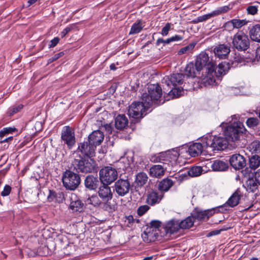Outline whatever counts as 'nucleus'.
Returning <instances> with one entry per match:
<instances>
[{
	"mask_svg": "<svg viewBox=\"0 0 260 260\" xmlns=\"http://www.w3.org/2000/svg\"><path fill=\"white\" fill-rule=\"evenodd\" d=\"M231 23L235 28H239L247 23V21L245 20H240L234 19L231 21Z\"/></svg>",
	"mask_w": 260,
	"mask_h": 260,
	"instance_id": "nucleus-42",
	"label": "nucleus"
},
{
	"mask_svg": "<svg viewBox=\"0 0 260 260\" xmlns=\"http://www.w3.org/2000/svg\"><path fill=\"white\" fill-rule=\"evenodd\" d=\"M59 38L58 37H55L53 39L51 40L50 43L49 45V48H53L57 45L59 42Z\"/></svg>",
	"mask_w": 260,
	"mask_h": 260,
	"instance_id": "nucleus-55",
	"label": "nucleus"
},
{
	"mask_svg": "<svg viewBox=\"0 0 260 260\" xmlns=\"http://www.w3.org/2000/svg\"><path fill=\"white\" fill-rule=\"evenodd\" d=\"M180 229L179 220L172 219L167 222L165 225V230L167 233L174 234L179 231Z\"/></svg>",
	"mask_w": 260,
	"mask_h": 260,
	"instance_id": "nucleus-23",
	"label": "nucleus"
},
{
	"mask_svg": "<svg viewBox=\"0 0 260 260\" xmlns=\"http://www.w3.org/2000/svg\"><path fill=\"white\" fill-rule=\"evenodd\" d=\"M128 124V119L124 115H118L115 119V127L119 130L123 129Z\"/></svg>",
	"mask_w": 260,
	"mask_h": 260,
	"instance_id": "nucleus-29",
	"label": "nucleus"
},
{
	"mask_svg": "<svg viewBox=\"0 0 260 260\" xmlns=\"http://www.w3.org/2000/svg\"><path fill=\"white\" fill-rule=\"evenodd\" d=\"M242 197L241 191L237 189L229 199L226 204L231 207H235L239 203V201Z\"/></svg>",
	"mask_w": 260,
	"mask_h": 260,
	"instance_id": "nucleus-27",
	"label": "nucleus"
},
{
	"mask_svg": "<svg viewBox=\"0 0 260 260\" xmlns=\"http://www.w3.org/2000/svg\"><path fill=\"white\" fill-rule=\"evenodd\" d=\"M57 196L56 193L53 190H49V194L47 197L48 200L49 202H52L53 201L54 199Z\"/></svg>",
	"mask_w": 260,
	"mask_h": 260,
	"instance_id": "nucleus-56",
	"label": "nucleus"
},
{
	"mask_svg": "<svg viewBox=\"0 0 260 260\" xmlns=\"http://www.w3.org/2000/svg\"><path fill=\"white\" fill-rule=\"evenodd\" d=\"M202 171V168L201 167L195 166L188 171V174L191 177H197L201 174Z\"/></svg>",
	"mask_w": 260,
	"mask_h": 260,
	"instance_id": "nucleus-40",
	"label": "nucleus"
},
{
	"mask_svg": "<svg viewBox=\"0 0 260 260\" xmlns=\"http://www.w3.org/2000/svg\"><path fill=\"white\" fill-rule=\"evenodd\" d=\"M246 123L249 127H254L258 125L259 120L256 117H250L247 119Z\"/></svg>",
	"mask_w": 260,
	"mask_h": 260,
	"instance_id": "nucleus-43",
	"label": "nucleus"
},
{
	"mask_svg": "<svg viewBox=\"0 0 260 260\" xmlns=\"http://www.w3.org/2000/svg\"><path fill=\"white\" fill-rule=\"evenodd\" d=\"M95 147L88 141L80 143L78 145V150L76 151L80 152L84 156L91 158L95 155Z\"/></svg>",
	"mask_w": 260,
	"mask_h": 260,
	"instance_id": "nucleus-13",
	"label": "nucleus"
},
{
	"mask_svg": "<svg viewBox=\"0 0 260 260\" xmlns=\"http://www.w3.org/2000/svg\"><path fill=\"white\" fill-rule=\"evenodd\" d=\"M260 144L257 141L252 142L249 145L250 151L257 152L259 150Z\"/></svg>",
	"mask_w": 260,
	"mask_h": 260,
	"instance_id": "nucleus-49",
	"label": "nucleus"
},
{
	"mask_svg": "<svg viewBox=\"0 0 260 260\" xmlns=\"http://www.w3.org/2000/svg\"><path fill=\"white\" fill-rule=\"evenodd\" d=\"M231 165L236 170H240L246 166L245 158L239 154H233L230 159Z\"/></svg>",
	"mask_w": 260,
	"mask_h": 260,
	"instance_id": "nucleus-16",
	"label": "nucleus"
},
{
	"mask_svg": "<svg viewBox=\"0 0 260 260\" xmlns=\"http://www.w3.org/2000/svg\"><path fill=\"white\" fill-rule=\"evenodd\" d=\"M11 191V187L8 185L5 186L3 190L1 192V195L3 197L8 196Z\"/></svg>",
	"mask_w": 260,
	"mask_h": 260,
	"instance_id": "nucleus-54",
	"label": "nucleus"
},
{
	"mask_svg": "<svg viewBox=\"0 0 260 260\" xmlns=\"http://www.w3.org/2000/svg\"><path fill=\"white\" fill-rule=\"evenodd\" d=\"M184 77V75L181 73L173 74L164 77L162 83L170 88H171V86L176 87L183 83Z\"/></svg>",
	"mask_w": 260,
	"mask_h": 260,
	"instance_id": "nucleus-11",
	"label": "nucleus"
},
{
	"mask_svg": "<svg viewBox=\"0 0 260 260\" xmlns=\"http://www.w3.org/2000/svg\"><path fill=\"white\" fill-rule=\"evenodd\" d=\"M246 132L247 130L243 123L238 121L226 127L224 135L227 140L234 143V148H242L246 144V141L245 139Z\"/></svg>",
	"mask_w": 260,
	"mask_h": 260,
	"instance_id": "nucleus-2",
	"label": "nucleus"
},
{
	"mask_svg": "<svg viewBox=\"0 0 260 260\" xmlns=\"http://www.w3.org/2000/svg\"><path fill=\"white\" fill-rule=\"evenodd\" d=\"M166 41H167V40H165L162 38H158L157 39V40L156 41V45L158 46L161 43H164L165 44H168L170 43H167Z\"/></svg>",
	"mask_w": 260,
	"mask_h": 260,
	"instance_id": "nucleus-60",
	"label": "nucleus"
},
{
	"mask_svg": "<svg viewBox=\"0 0 260 260\" xmlns=\"http://www.w3.org/2000/svg\"><path fill=\"white\" fill-rule=\"evenodd\" d=\"M232 43L234 47L239 51H245L250 46L248 36L242 31H239L234 36Z\"/></svg>",
	"mask_w": 260,
	"mask_h": 260,
	"instance_id": "nucleus-8",
	"label": "nucleus"
},
{
	"mask_svg": "<svg viewBox=\"0 0 260 260\" xmlns=\"http://www.w3.org/2000/svg\"><path fill=\"white\" fill-rule=\"evenodd\" d=\"M164 197V193L152 190L147 194L146 203L150 206L159 204Z\"/></svg>",
	"mask_w": 260,
	"mask_h": 260,
	"instance_id": "nucleus-17",
	"label": "nucleus"
},
{
	"mask_svg": "<svg viewBox=\"0 0 260 260\" xmlns=\"http://www.w3.org/2000/svg\"><path fill=\"white\" fill-rule=\"evenodd\" d=\"M158 237V231L153 230L151 228H146L145 231L142 234L143 241L146 243H150L155 241Z\"/></svg>",
	"mask_w": 260,
	"mask_h": 260,
	"instance_id": "nucleus-21",
	"label": "nucleus"
},
{
	"mask_svg": "<svg viewBox=\"0 0 260 260\" xmlns=\"http://www.w3.org/2000/svg\"><path fill=\"white\" fill-rule=\"evenodd\" d=\"M74 197L75 200L73 199V197L71 198V202L70 204L69 208L72 210L73 212H82L84 207V203L80 200L76 199L75 196H74Z\"/></svg>",
	"mask_w": 260,
	"mask_h": 260,
	"instance_id": "nucleus-26",
	"label": "nucleus"
},
{
	"mask_svg": "<svg viewBox=\"0 0 260 260\" xmlns=\"http://www.w3.org/2000/svg\"><path fill=\"white\" fill-rule=\"evenodd\" d=\"M201 70L197 68L196 63L193 64L192 62L188 63L185 68V75L187 77L194 78L197 76L198 73L199 74Z\"/></svg>",
	"mask_w": 260,
	"mask_h": 260,
	"instance_id": "nucleus-28",
	"label": "nucleus"
},
{
	"mask_svg": "<svg viewBox=\"0 0 260 260\" xmlns=\"http://www.w3.org/2000/svg\"><path fill=\"white\" fill-rule=\"evenodd\" d=\"M196 66L199 70L204 69L201 79L203 83L211 84L215 82L214 77L216 75V64L212 56H209L206 52H202L197 57Z\"/></svg>",
	"mask_w": 260,
	"mask_h": 260,
	"instance_id": "nucleus-1",
	"label": "nucleus"
},
{
	"mask_svg": "<svg viewBox=\"0 0 260 260\" xmlns=\"http://www.w3.org/2000/svg\"><path fill=\"white\" fill-rule=\"evenodd\" d=\"M166 169L159 165H153L149 169V175L151 177L160 178L165 173Z\"/></svg>",
	"mask_w": 260,
	"mask_h": 260,
	"instance_id": "nucleus-25",
	"label": "nucleus"
},
{
	"mask_svg": "<svg viewBox=\"0 0 260 260\" xmlns=\"http://www.w3.org/2000/svg\"><path fill=\"white\" fill-rule=\"evenodd\" d=\"M148 179V176L145 173L140 172L136 175L135 182L137 186L141 187L147 183Z\"/></svg>",
	"mask_w": 260,
	"mask_h": 260,
	"instance_id": "nucleus-32",
	"label": "nucleus"
},
{
	"mask_svg": "<svg viewBox=\"0 0 260 260\" xmlns=\"http://www.w3.org/2000/svg\"><path fill=\"white\" fill-rule=\"evenodd\" d=\"M99 182L97 177L88 175L84 180V185L85 187L90 190H95L99 185Z\"/></svg>",
	"mask_w": 260,
	"mask_h": 260,
	"instance_id": "nucleus-24",
	"label": "nucleus"
},
{
	"mask_svg": "<svg viewBox=\"0 0 260 260\" xmlns=\"http://www.w3.org/2000/svg\"><path fill=\"white\" fill-rule=\"evenodd\" d=\"M183 37L178 35H176L174 36H173L171 38H169L167 39V43H171L172 42H175V41H179L182 40H183Z\"/></svg>",
	"mask_w": 260,
	"mask_h": 260,
	"instance_id": "nucleus-52",
	"label": "nucleus"
},
{
	"mask_svg": "<svg viewBox=\"0 0 260 260\" xmlns=\"http://www.w3.org/2000/svg\"><path fill=\"white\" fill-rule=\"evenodd\" d=\"M72 157L71 168L74 170L85 174L96 172L97 164L93 159L82 156L78 151H74Z\"/></svg>",
	"mask_w": 260,
	"mask_h": 260,
	"instance_id": "nucleus-3",
	"label": "nucleus"
},
{
	"mask_svg": "<svg viewBox=\"0 0 260 260\" xmlns=\"http://www.w3.org/2000/svg\"><path fill=\"white\" fill-rule=\"evenodd\" d=\"M64 55V53L63 52H60L58 53L54 54L52 57L50 58L48 60V63H51L52 62L56 60L60 57H62Z\"/></svg>",
	"mask_w": 260,
	"mask_h": 260,
	"instance_id": "nucleus-51",
	"label": "nucleus"
},
{
	"mask_svg": "<svg viewBox=\"0 0 260 260\" xmlns=\"http://www.w3.org/2000/svg\"><path fill=\"white\" fill-rule=\"evenodd\" d=\"M99 176L103 184L110 185L117 179L118 173L115 169L107 166L100 170Z\"/></svg>",
	"mask_w": 260,
	"mask_h": 260,
	"instance_id": "nucleus-7",
	"label": "nucleus"
},
{
	"mask_svg": "<svg viewBox=\"0 0 260 260\" xmlns=\"http://www.w3.org/2000/svg\"><path fill=\"white\" fill-rule=\"evenodd\" d=\"M219 70L218 72L221 75L223 73L225 74V69H224V64L223 63H219L218 65Z\"/></svg>",
	"mask_w": 260,
	"mask_h": 260,
	"instance_id": "nucleus-58",
	"label": "nucleus"
},
{
	"mask_svg": "<svg viewBox=\"0 0 260 260\" xmlns=\"http://www.w3.org/2000/svg\"><path fill=\"white\" fill-rule=\"evenodd\" d=\"M214 214L213 210H207L204 211L195 210L191 214L194 221L195 220H208L209 218Z\"/></svg>",
	"mask_w": 260,
	"mask_h": 260,
	"instance_id": "nucleus-20",
	"label": "nucleus"
},
{
	"mask_svg": "<svg viewBox=\"0 0 260 260\" xmlns=\"http://www.w3.org/2000/svg\"><path fill=\"white\" fill-rule=\"evenodd\" d=\"M206 139H203V143H195L191 145L188 148V152L192 157H195L201 154L203 151L208 152V148L205 146Z\"/></svg>",
	"mask_w": 260,
	"mask_h": 260,
	"instance_id": "nucleus-15",
	"label": "nucleus"
},
{
	"mask_svg": "<svg viewBox=\"0 0 260 260\" xmlns=\"http://www.w3.org/2000/svg\"><path fill=\"white\" fill-rule=\"evenodd\" d=\"M205 139L206 148L212 151L221 150L226 148L228 140L226 137L209 136Z\"/></svg>",
	"mask_w": 260,
	"mask_h": 260,
	"instance_id": "nucleus-6",
	"label": "nucleus"
},
{
	"mask_svg": "<svg viewBox=\"0 0 260 260\" xmlns=\"http://www.w3.org/2000/svg\"><path fill=\"white\" fill-rule=\"evenodd\" d=\"M23 106L22 104H19L13 106L9 109V115L11 116L14 115V114L17 113L20 110H21L23 108Z\"/></svg>",
	"mask_w": 260,
	"mask_h": 260,
	"instance_id": "nucleus-46",
	"label": "nucleus"
},
{
	"mask_svg": "<svg viewBox=\"0 0 260 260\" xmlns=\"http://www.w3.org/2000/svg\"><path fill=\"white\" fill-rule=\"evenodd\" d=\"M87 204H91L94 206H96L101 204L98 197L96 196H92L87 200Z\"/></svg>",
	"mask_w": 260,
	"mask_h": 260,
	"instance_id": "nucleus-44",
	"label": "nucleus"
},
{
	"mask_svg": "<svg viewBox=\"0 0 260 260\" xmlns=\"http://www.w3.org/2000/svg\"><path fill=\"white\" fill-rule=\"evenodd\" d=\"M246 10L248 14L254 15L257 13L258 7L257 6H249L247 7Z\"/></svg>",
	"mask_w": 260,
	"mask_h": 260,
	"instance_id": "nucleus-50",
	"label": "nucleus"
},
{
	"mask_svg": "<svg viewBox=\"0 0 260 260\" xmlns=\"http://www.w3.org/2000/svg\"><path fill=\"white\" fill-rule=\"evenodd\" d=\"M171 28V24L167 23L166 25L162 28L161 34L163 36H166L168 35L169 31Z\"/></svg>",
	"mask_w": 260,
	"mask_h": 260,
	"instance_id": "nucleus-53",
	"label": "nucleus"
},
{
	"mask_svg": "<svg viewBox=\"0 0 260 260\" xmlns=\"http://www.w3.org/2000/svg\"><path fill=\"white\" fill-rule=\"evenodd\" d=\"M260 166V156L254 155L249 158V166L252 169H256Z\"/></svg>",
	"mask_w": 260,
	"mask_h": 260,
	"instance_id": "nucleus-37",
	"label": "nucleus"
},
{
	"mask_svg": "<svg viewBox=\"0 0 260 260\" xmlns=\"http://www.w3.org/2000/svg\"><path fill=\"white\" fill-rule=\"evenodd\" d=\"M144 26V23L142 20L137 21L132 25L129 35H135L140 32Z\"/></svg>",
	"mask_w": 260,
	"mask_h": 260,
	"instance_id": "nucleus-34",
	"label": "nucleus"
},
{
	"mask_svg": "<svg viewBox=\"0 0 260 260\" xmlns=\"http://www.w3.org/2000/svg\"><path fill=\"white\" fill-rule=\"evenodd\" d=\"M174 185L173 181L168 178L162 179L158 184V189L160 192L167 191Z\"/></svg>",
	"mask_w": 260,
	"mask_h": 260,
	"instance_id": "nucleus-30",
	"label": "nucleus"
},
{
	"mask_svg": "<svg viewBox=\"0 0 260 260\" xmlns=\"http://www.w3.org/2000/svg\"><path fill=\"white\" fill-rule=\"evenodd\" d=\"M161 222L158 220H152L150 222V225L147 228H151L153 230L159 232V228L161 226Z\"/></svg>",
	"mask_w": 260,
	"mask_h": 260,
	"instance_id": "nucleus-47",
	"label": "nucleus"
},
{
	"mask_svg": "<svg viewBox=\"0 0 260 260\" xmlns=\"http://www.w3.org/2000/svg\"><path fill=\"white\" fill-rule=\"evenodd\" d=\"M98 196L104 203H107L113 198V193L108 184H103L98 192Z\"/></svg>",
	"mask_w": 260,
	"mask_h": 260,
	"instance_id": "nucleus-14",
	"label": "nucleus"
},
{
	"mask_svg": "<svg viewBox=\"0 0 260 260\" xmlns=\"http://www.w3.org/2000/svg\"><path fill=\"white\" fill-rule=\"evenodd\" d=\"M104 139V133L99 130L92 132L88 137L89 142L92 144L95 147L100 145Z\"/></svg>",
	"mask_w": 260,
	"mask_h": 260,
	"instance_id": "nucleus-19",
	"label": "nucleus"
},
{
	"mask_svg": "<svg viewBox=\"0 0 260 260\" xmlns=\"http://www.w3.org/2000/svg\"><path fill=\"white\" fill-rule=\"evenodd\" d=\"M16 131L15 127H5L0 131V137L3 138L9 134H11Z\"/></svg>",
	"mask_w": 260,
	"mask_h": 260,
	"instance_id": "nucleus-45",
	"label": "nucleus"
},
{
	"mask_svg": "<svg viewBox=\"0 0 260 260\" xmlns=\"http://www.w3.org/2000/svg\"><path fill=\"white\" fill-rule=\"evenodd\" d=\"M39 0H29L27 2L28 4V7L32 5V4L36 3L37 2L39 1Z\"/></svg>",
	"mask_w": 260,
	"mask_h": 260,
	"instance_id": "nucleus-63",
	"label": "nucleus"
},
{
	"mask_svg": "<svg viewBox=\"0 0 260 260\" xmlns=\"http://www.w3.org/2000/svg\"><path fill=\"white\" fill-rule=\"evenodd\" d=\"M256 55L257 57H258L260 58V47L257 48L256 51Z\"/></svg>",
	"mask_w": 260,
	"mask_h": 260,
	"instance_id": "nucleus-64",
	"label": "nucleus"
},
{
	"mask_svg": "<svg viewBox=\"0 0 260 260\" xmlns=\"http://www.w3.org/2000/svg\"><path fill=\"white\" fill-rule=\"evenodd\" d=\"M72 29V27L69 26L65 28L60 33L61 38H63L68 34Z\"/></svg>",
	"mask_w": 260,
	"mask_h": 260,
	"instance_id": "nucleus-57",
	"label": "nucleus"
},
{
	"mask_svg": "<svg viewBox=\"0 0 260 260\" xmlns=\"http://www.w3.org/2000/svg\"><path fill=\"white\" fill-rule=\"evenodd\" d=\"M131 184L128 179H118L114 184V190L121 197L127 194L130 190Z\"/></svg>",
	"mask_w": 260,
	"mask_h": 260,
	"instance_id": "nucleus-12",
	"label": "nucleus"
},
{
	"mask_svg": "<svg viewBox=\"0 0 260 260\" xmlns=\"http://www.w3.org/2000/svg\"><path fill=\"white\" fill-rule=\"evenodd\" d=\"M230 51V46L224 44H220L216 46L214 49V53L215 56L219 59L226 58Z\"/></svg>",
	"mask_w": 260,
	"mask_h": 260,
	"instance_id": "nucleus-18",
	"label": "nucleus"
},
{
	"mask_svg": "<svg viewBox=\"0 0 260 260\" xmlns=\"http://www.w3.org/2000/svg\"><path fill=\"white\" fill-rule=\"evenodd\" d=\"M194 222L191 215L188 216L185 219L179 221L180 229H188L193 226Z\"/></svg>",
	"mask_w": 260,
	"mask_h": 260,
	"instance_id": "nucleus-36",
	"label": "nucleus"
},
{
	"mask_svg": "<svg viewBox=\"0 0 260 260\" xmlns=\"http://www.w3.org/2000/svg\"><path fill=\"white\" fill-rule=\"evenodd\" d=\"M228 167L226 163L219 160L214 161L213 163L211 165V168L214 171H224Z\"/></svg>",
	"mask_w": 260,
	"mask_h": 260,
	"instance_id": "nucleus-35",
	"label": "nucleus"
},
{
	"mask_svg": "<svg viewBox=\"0 0 260 260\" xmlns=\"http://www.w3.org/2000/svg\"><path fill=\"white\" fill-rule=\"evenodd\" d=\"M162 92L158 84H151L148 86V92L144 93L142 95V100L147 106L150 107L153 104L159 105L165 102L162 98Z\"/></svg>",
	"mask_w": 260,
	"mask_h": 260,
	"instance_id": "nucleus-4",
	"label": "nucleus"
},
{
	"mask_svg": "<svg viewBox=\"0 0 260 260\" xmlns=\"http://www.w3.org/2000/svg\"><path fill=\"white\" fill-rule=\"evenodd\" d=\"M142 102L133 103L129 106L128 110V114L130 117L138 119L143 117V113L146 110L148 109L150 107Z\"/></svg>",
	"mask_w": 260,
	"mask_h": 260,
	"instance_id": "nucleus-9",
	"label": "nucleus"
},
{
	"mask_svg": "<svg viewBox=\"0 0 260 260\" xmlns=\"http://www.w3.org/2000/svg\"><path fill=\"white\" fill-rule=\"evenodd\" d=\"M218 14V12L216 11H213L212 13L198 17L195 20H194V22L195 23H198L205 21L217 15Z\"/></svg>",
	"mask_w": 260,
	"mask_h": 260,
	"instance_id": "nucleus-39",
	"label": "nucleus"
},
{
	"mask_svg": "<svg viewBox=\"0 0 260 260\" xmlns=\"http://www.w3.org/2000/svg\"><path fill=\"white\" fill-rule=\"evenodd\" d=\"M12 139H13V137H9L7 138H6L4 140H2L1 141H0V143H2L8 142L9 141H11Z\"/></svg>",
	"mask_w": 260,
	"mask_h": 260,
	"instance_id": "nucleus-62",
	"label": "nucleus"
},
{
	"mask_svg": "<svg viewBox=\"0 0 260 260\" xmlns=\"http://www.w3.org/2000/svg\"><path fill=\"white\" fill-rule=\"evenodd\" d=\"M250 37L252 40L260 42V24L254 25L250 29Z\"/></svg>",
	"mask_w": 260,
	"mask_h": 260,
	"instance_id": "nucleus-33",
	"label": "nucleus"
},
{
	"mask_svg": "<svg viewBox=\"0 0 260 260\" xmlns=\"http://www.w3.org/2000/svg\"><path fill=\"white\" fill-rule=\"evenodd\" d=\"M61 138L70 149L72 148L75 144L74 131L69 126L63 127L61 132Z\"/></svg>",
	"mask_w": 260,
	"mask_h": 260,
	"instance_id": "nucleus-10",
	"label": "nucleus"
},
{
	"mask_svg": "<svg viewBox=\"0 0 260 260\" xmlns=\"http://www.w3.org/2000/svg\"><path fill=\"white\" fill-rule=\"evenodd\" d=\"M196 42H192L188 44L187 46L181 48L178 52L179 55H182L183 54H189L191 53L193 51V48L196 45Z\"/></svg>",
	"mask_w": 260,
	"mask_h": 260,
	"instance_id": "nucleus-38",
	"label": "nucleus"
},
{
	"mask_svg": "<svg viewBox=\"0 0 260 260\" xmlns=\"http://www.w3.org/2000/svg\"><path fill=\"white\" fill-rule=\"evenodd\" d=\"M171 155L168 152H161L155 154L151 157L150 160L154 163L162 162L167 164L170 162Z\"/></svg>",
	"mask_w": 260,
	"mask_h": 260,
	"instance_id": "nucleus-22",
	"label": "nucleus"
},
{
	"mask_svg": "<svg viewBox=\"0 0 260 260\" xmlns=\"http://www.w3.org/2000/svg\"><path fill=\"white\" fill-rule=\"evenodd\" d=\"M182 92L183 91L180 88L173 87L172 89L169 92V95L171 96L172 98H178L182 94Z\"/></svg>",
	"mask_w": 260,
	"mask_h": 260,
	"instance_id": "nucleus-41",
	"label": "nucleus"
},
{
	"mask_svg": "<svg viewBox=\"0 0 260 260\" xmlns=\"http://www.w3.org/2000/svg\"><path fill=\"white\" fill-rule=\"evenodd\" d=\"M247 190L252 192H257L258 186H260L257 183V181L254 178H249L246 182Z\"/></svg>",
	"mask_w": 260,
	"mask_h": 260,
	"instance_id": "nucleus-31",
	"label": "nucleus"
},
{
	"mask_svg": "<svg viewBox=\"0 0 260 260\" xmlns=\"http://www.w3.org/2000/svg\"><path fill=\"white\" fill-rule=\"evenodd\" d=\"M62 181L63 186L68 190H74L81 183V178L78 173L67 170L62 174Z\"/></svg>",
	"mask_w": 260,
	"mask_h": 260,
	"instance_id": "nucleus-5",
	"label": "nucleus"
},
{
	"mask_svg": "<svg viewBox=\"0 0 260 260\" xmlns=\"http://www.w3.org/2000/svg\"><path fill=\"white\" fill-rule=\"evenodd\" d=\"M254 178L257 181V183L260 185V171L255 173Z\"/></svg>",
	"mask_w": 260,
	"mask_h": 260,
	"instance_id": "nucleus-59",
	"label": "nucleus"
},
{
	"mask_svg": "<svg viewBox=\"0 0 260 260\" xmlns=\"http://www.w3.org/2000/svg\"><path fill=\"white\" fill-rule=\"evenodd\" d=\"M126 219L128 220L129 223H133L134 222V218L133 215H129L126 217Z\"/></svg>",
	"mask_w": 260,
	"mask_h": 260,
	"instance_id": "nucleus-61",
	"label": "nucleus"
},
{
	"mask_svg": "<svg viewBox=\"0 0 260 260\" xmlns=\"http://www.w3.org/2000/svg\"><path fill=\"white\" fill-rule=\"evenodd\" d=\"M149 209L150 207L148 205H145L141 206L137 209V213L139 216H142L146 213Z\"/></svg>",
	"mask_w": 260,
	"mask_h": 260,
	"instance_id": "nucleus-48",
	"label": "nucleus"
}]
</instances>
